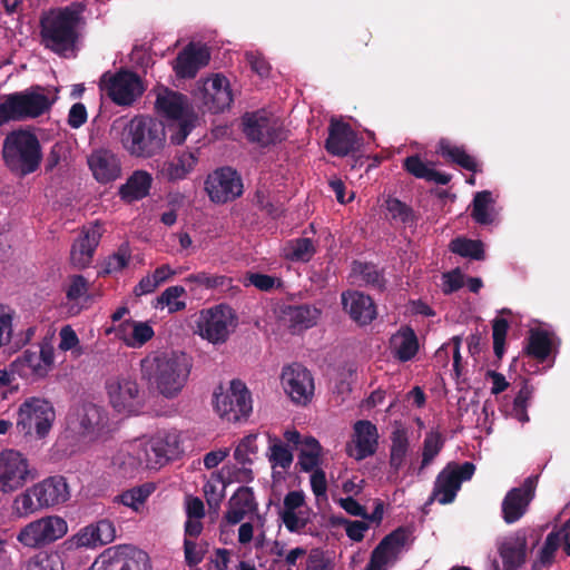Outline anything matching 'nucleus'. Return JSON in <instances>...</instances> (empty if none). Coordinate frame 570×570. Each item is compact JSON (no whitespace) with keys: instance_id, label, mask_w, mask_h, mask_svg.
Segmentation results:
<instances>
[{"instance_id":"obj_22","label":"nucleus","mask_w":570,"mask_h":570,"mask_svg":"<svg viewBox=\"0 0 570 570\" xmlns=\"http://www.w3.org/2000/svg\"><path fill=\"white\" fill-rule=\"evenodd\" d=\"M357 135L352 127L341 120H332L328 127V137L325 149L328 154L345 157L357 149Z\"/></svg>"},{"instance_id":"obj_38","label":"nucleus","mask_w":570,"mask_h":570,"mask_svg":"<svg viewBox=\"0 0 570 570\" xmlns=\"http://www.w3.org/2000/svg\"><path fill=\"white\" fill-rule=\"evenodd\" d=\"M11 373H17L23 379H43L46 368L41 366L38 352L26 350L23 353L10 364Z\"/></svg>"},{"instance_id":"obj_37","label":"nucleus","mask_w":570,"mask_h":570,"mask_svg":"<svg viewBox=\"0 0 570 570\" xmlns=\"http://www.w3.org/2000/svg\"><path fill=\"white\" fill-rule=\"evenodd\" d=\"M153 177L145 170H136L119 188L121 199L131 203L145 198L150 190Z\"/></svg>"},{"instance_id":"obj_54","label":"nucleus","mask_w":570,"mask_h":570,"mask_svg":"<svg viewBox=\"0 0 570 570\" xmlns=\"http://www.w3.org/2000/svg\"><path fill=\"white\" fill-rule=\"evenodd\" d=\"M42 508V504L32 494V487L19 494L13 501V510L19 517H27Z\"/></svg>"},{"instance_id":"obj_7","label":"nucleus","mask_w":570,"mask_h":570,"mask_svg":"<svg viewBox=\"0 0 570 570\" xmlns=\"http://www.w3.org/2000/svg\"><path fill=\"white\" fill-rule=\"evenodd\" d=\"M56 420L52 403L42 397L26 399L18 409L17 429L24 435H35L37 439L46 438Z\"/></svg>"},{"instance_id":"obj_45","label":"nucleus","mask_w":570,"mask_h":570,"mask_svg":"<svg viewBox=\"0 0 570 570\" xmlns=\"http://www.w3.org/2000/svg\"><path fill=\"white\" fill-rule=\"evenodd\" d=\"M391 220L403 225L415 224L417 217L411 206L401 202L399 198L389 196L384 204Z\"/></svg>"},{"instance_id":"obj_63","label":"nucleus","mask_w":570,"mask_h":570,"mask_svg":"<svg viewBox=\"0 0 570 570\" xmlns=\"http://www.w3.org/2000/svg\"><path fill=\"white\" fill-rule=\"evenodd\" d=\"M394 560L382 547L379 544L373 549L370 561L365 570H387L389 564L395 563Z\"/></svg>"},{"instance_id":"obj_55","label":"nucleus","mask_w":570,"mask_h":570,"mask_svg":"<svg viewBox=\"0 0 570 570\" xmlns=\"http://www.w3.org/2000/svg\"><path fill=\"white\" fill-rule=\"evenodd\" d=\"M193 128L194 124L189 116L170 121L168 126H166V130L168 129L169 131L170 142L177 146L185 142Z\"/></svg>"},{"instance_id":"obj_14","label":"nucleus","mask_w":570,"mask_h":570,"mask_svg":"<svg viewBox=\"0 0 570 570\" xmlns=\"http://www.w3.org/2000/svg\"><path fill=\"white\" fill-rule=\"evenodd\" d=\"M107 392L112 407L125 414H135L144 404V396L136 380L118 377L107 382Z\"/></svg>"},{"instance_id":"obj_50","label":"nucleus","mask_w":570,"mask_h":570,"mask_svg":"<svg viewBox=\"0 0 570 570\" xmlns=\"http://www.w3.org/2000/svg\"><path fill=\"white\" fill-rule=\"evenodd\" d=\"M131 258V248L128 242L121 243L117 250L107 257L104 264V274L121 272Z\"/></svg>"},{"instance_id":"obj_52","label":"nucleus","mask_w":570,"mask_h":570,"mask_svg":"<svg viewBox=\"0 0 570 570\" xmlns=\"http://www.w3.org/2000/svg\"><path fill=\"white\" fill-rule=\"evenodd\" d=\"M23 570H63L58 554L38 553L26 561Z\"/></svg>"},{"instance_id":"obj_3","label":"nucleus","mask_w":570,"mask_h":570,"mask_svg":"<svg viewBox=\"0 0 570 570\" xmlns=\"http://www.w3.org/2000/svg\"><path fill=\"white\" fill-rule=\"evenodd\" d=\"M179 452V435L176 432H158L121 453L119 466L124 474L130 475L139 469L158 470L178 456Z\"/></svg>"},{"instance_id":"obj_11","label":"nucleus","mask_w":570,"mask_h":570,"mask_svg":"<svg viewBox=\"0 0 570 570\" xmlns=\"http://www.w3.org/2000/svg\"><path fill=\"white\" fill-rule=\"evenodd\" d=\"M67 531L65 519L48 515L24 525L19 531L17 540L28 548H42L62 538Z\"/></svg>"},{"instance_id":"obj_60","label":"nucleus","mask_w":570,"mask_h":570,"mask_svg":"<svg viewBox=\"0 0 570 570\" xmlns=\"http://www.w3.org/2000/svg\"><path fill=\"white\" fill-rule=\"evenodd\" d=\"M560 532L551 531L540 550L539 560L542 564H551L554 560V554L560 546Z\"/></svg>"},{"instance_id":"obj_47","label":"nucleus","mask_w":570,"mask_h":570,"mask_svg":"<svg viewBox=\"0 0 570 570\" xmlns=\"http://www.w3.org/2000/svg\"><path fill=\"white\" fill-rule=\"evenodd\" d=\"M533 386L527 380H523L522 386L513 400L511 415L519 422L527 423L530 417L528 415V407L533 396Z\"/></svg>"},{"instance_id":"obj_4","label":"nucleus","mask_w":570,"mask_h":570,"mask_svg":"<svg viewBox=\"0 0 570 570\" xmlns=\"http://www.w3.org/2000/svg\"><path fill=\"white\" fill-rule=\"evenodd\" d=\"M166 137V125L163 121L147 116H135L124 125L120 144L131 157L149 159L163 151Z\"/></svg>"},{"instance_id":"obj_23","label":"nucleus","mask_w":570,"mask_h":570,"mask_svg":"<svg viewBox=\"0 0 570 570\" xmlns=\"http://www.w3.org/2000/svg\"><path fill=\"white\" fill-rule=\"evenodd\" d=\"M210 53L206 47L190 42L177 55L173 68L178 78L191 79L208 65Z\"/></svg>"},{"instance_id":"obj_27","label":"nucleus","mask_w":570,"mask_h":570,"mask_svg":"<svg viewBox=\"0 0 570 570\" xmlns=\"http://www.w3.org/2000/svg\"><path fill=\"white\" fill-rule=\"evenodd\" d=\"M116 538V528L109 519H101L82 528L73 540L77 547L95 548L112 542Z\"/></svg>"},{"instance_id":"obj_21","label":"nucleus","mask_w":570,"mask_h":570,"mask_svg":"<svg viewBox=\"0 0 570 570\" xmlns=\"http://www.w3.org/2000/svg\"><path fill=\"white\" fill-rule=\"evenodd\" d=\"M343 309L360 326L371 324L377 316L376 305L370 295L358 291H346L341 295Z\"/></svg>"},{"instance_id":"obj_15","label":"nucleus","mask_w":570,"mask_h":570,"mask_svg":"<svg viewBox=\"0 0 570 570\" xmlns=\"http://www.w3.org/2000/svg\"><path fill=\"white\" fill-rule=\"evenodd\" d=\"M209 198L217 204L232 202L243 194L240 176L230 167H223L209 175L205 181Z\"/></svg>"},{"instance_id":"obj_49","label":"nucleus","mask_w":570,"mask_h":570,"mask_svg":"<svg viewBox=\"0 0 570 570\" xmlns=\"http://www.w3.org/2000/svg\"><path fill=\"white\" fill-rule=\"evenodd\" d=\"M185 282L188 284H195L198 287H203L206 289H215L229 287L232 284V278L225 275H212L206 272H198L189 274L185 278Z\"/></svg>"},{"instance_id":"obj_12","label":"nucleus","mask_w":570,"mask_h":570,"mask_svg":"<svg viewBox=\"0 0 570 570\" xmlns=\"http://www.w3.org/2000/svg\"><path fill=\"white\" fill-rule=\"evenodd\" d=\"M474 472L475 465L472 462L449 463L436 476L433 497L441 504L452 503L462 483L471 480Z\"/></svg>"},{"instance_id":"obj_61","label":"nucleus","mask_w":570,"mask_h":570,"mask_svg":"<svg viewBox=\"0 0 570 570\" xmlns=\"http://www.w3.org/2000/svg\"><path fill=\"white\" fill-rule=\"evenodd\" d=\"M269 450V460L273 465L281 466L282 469H288L291 466L293 463V453L287 445L277 442L273 444Z\"/></svg>"},{"instance_id":"obj_17","label":"nucleus","mask_w":570,"mask_h":570,"mask_svg":"<svg viewBox=\"0 0 570 570\" xmlns=\"http://www.w3.org/2000/svg\"><path fill=\"white\" fill-rule=\"evenodd\" d=\"M282 384L291 400L297 404H307L314 394V380L302 364L294 363L283 368Z\"/></svg>"},{"instance_id":"obj_40","label":"nucleus","mask_w":570,"mask_h":570,"mask_svg":"<svg viewBox=\"0 0 570 570\" xmlns=\"http://www.w3.org/2000/svg\"><path fill=\"white\" fill-rule=\"evenodd\" d=\"M322 446L313 436L304 438L297 465L303 472H314L321 464Z\"/></svg>"},{"instance_id":"obj_1","label":"nucleus","mask_w":570,"mask_h":570,"mask_svg":"<svg viewBox=\"0 0 570 570\" xmlns=\"http://www.w3.org/2000/svg\"><path fill=\"white\" fill-rule=\"evenodd\" d=\"M85 10V3L71 2L42 12L39 19L40 45L61 58L76 57L86 24Z\"/></svg>"},{"instance_id":"obj_53","label":"nucleus","mask_w":570,"mask_h":570,"mask_svg":"<svg viewBox=\"0 0 570 570\" xmlns=\"http://www.w3.org/2000/svg\"><path fill=\"white\" fill-rule=\"evenodd\" d=\"M291 253L288 256L293 261L307 263L316 253L314 242L307 237L293 239L289 244Z\"/></svg>"},{"instance_id":"obj_28","label":"nucleus","mask_w":570,"mask_h":570,"mask_svg":"<svg viewBox=\"0 0 570 570\" xmlns=\"http://www.w3.org/2000/svg\"><path fill=\"white\" fill-rule=\"evenodd\" d=\"M353 429L355 452H351L350 455L357 461L372 456L376 452L379 445V432L376 425L368 420H358L354 423Z\"/></svg>"},{"instance_id":"obj_51","label":"nucleus","mask_w":570,"mask_h":570,"mask_svg":"<svg viewBox=\"0 0 570 570\" xmlns=\"http://www.w3.org/2000/svg\"><path fill=\"white\" fill-rule=\"evenodd\" d=\"M444 445V440L440 432L431 431L425 434L423 441L421 470L428 466L435 456L441 452Z\"/></svg>"},{"instance_id":"obj_18","label":"nucleus","mask_w":570,"mask_h":570,"mask_svg":"<svg viewBox=\"0 0 570 570\" xmlns=\"http://www.w3.org/2000/svg\"><path fill=\"white\" fill-rule=\"evenodd\" d=\"M535 481L529 476L521 487L511 489L502 501V518L508 523L520 520L534 497Z\"/></svg>"},{"instance_id":"obj_8","label":"nucleus","mask_w":570,"mask_h":570,"mask_svg":"<svg viewBox=\"0 0 570 570\" xmlns=\"http://www.w3.org/2000/svg\"><path fill=\"white\" fill-rule=\"evenodd\" d=\"M214 406L222 419L238 422L252 413L250 392L240 380H233L227 390L218 386L213 395Z\"/></svg>"},{"instance_id":"obj_46","label":"nucleus","mask_w":570,"mask_h":570,"mask_svg":"<svg viewBox=\"0 0 570 570\" xmlns=\"http://www.w3.org/2000/svg\"><path fill=\"white\" fill-rule=\"evenodd\" d=\"M450 248L454 254L462 257H469L475 261H483L485 257L483 243L479 239L458 237L451 242Z\"/></svg>"},{"instance_id":"obj_29","label":"nucleus","mask_w":570,"mask_h":570,"mask_svg":"<svg viewBox=\"0 0 570 570\" xmlns=\"http://www.w3.org/2000/svg\"><path fill=\"white\" fill-rule=\"evenodd\" d=\"M88 166L94 177L102 184L116 180L121 171L118 158L107 149L95 150L88 157Z\"/></svg>"},{"instance_id":"obj_2","label":"nucleus","mask_w":570,"mask_h":570,"mask_svg":"<svg viewBox=\"0 0 570 570\" xmlns=\"http://www.w3.org/2000/svg\"><path fill=\"white\" fill-rule=\"evenodd\" d=\"M191 358L183 352L155 351L140 361L141 377L167 400L177 397L188 382Z\"/></svg>"},{"instance_id":"obj_41","label":"nucleus","mask_w":570,"mask_h":570,"mask_svg":"<svg viewBox=\"0 0 570 570\" xmlns=\"http://www.w3.org/2000/svg\"><path fill=\"white\" fill-rule=\"evenodd\" d=\"M352 272L354 275L360 276L365 285L373 289L383 292L386 287V279L383 271L373 263L354 261L352 264Z\"/></svg>"},{"instance_id":"obj_42","label":"nucleus","mask_w":570,"mask_h":570,"mask_svg":"<svg viewBox=\"0 0 570 570\" xmlns=\"http://www.w3.org/2000/svg\"><path fill=\"white\" fill-rule=\"evenodd\" d=\"M552 342L549 332L543 330H532L528 337L524 352L539 362H544L551 353Z\"/></svg>"},{"instance_id":"obj_6","label":"nucleus","mask_w":570,"mask_h":570,"mask_svg":"<svg viewBox=\"0 0 570 570\" xmlns=\"http://www.w3.org/2000/svg\"><path fill=\"white\" fill-rule=\"evenodd\" d=\"M53 101L35 86L0 97V127L11 121L38 118L51 109Z\"/></svg>"},{"instance_id":"obj_43","label":"nucleus","mask_w":570,"mask_h":570,"mask_svg":"<svg viewBox=\"0 0 570 570\" xmlns=\"http://www.w3.org/2000/svg\"><path fill=\"white\" fill-rule=\"evenodd\" d=\"M391 442L389 463L394 473H397L403 466L409 452L410 442L406 430H394L391 435Z\"/></svg>"},{"instance_id":"obj_33","label":"nucleus","mask_w":570,"mask_h":570,"mask_svg":"<svg viewBox=\"0 0 570 570\" xmlns=\"http://www.w3.org/2000/svg\"><path fill=\"white\" fill-rule=\"evenodd\" d=\"M100 570H151V567L146 552L130 549L128 554L104 556Z\"/></svg>"},{"instance_id":"obj_24","label":"nucleus","mask_w":570,"mask_h":570,"mask_svg":"<svg viewBox=\"0 0 570 570\" xmlns=\"http://www.w3.org/2000/svg\"><path fill=\"white\" fill-rule=\"evenodd\" d=\"M233 102V94L228 79L223 75H215L204 83V104L213 114L223 112Z\"/></svg>"},{"instance_id":"obj_25","label":"nucleus","mask_w":570,"mask_h":570,"mask_svg":"<svg viewBox=\"0 0 570 570\" xmlns=\"http://www.w3.org/2000/svg\"><path fill=\"white\" fill-rule=\"evenodd\" d=\"M32 494L43 508L65 503L70 498V491L62 475H53L32 487Z\"/></svg>"},{"instance_id":"obj_58","label":"nucleus","mask_w":570,"mask_h":570,"mask_svg":"<svg viewBox=\"0 0 570 570\" xmlns=\"http://www.w3.org/2000/svg\"><path fill=\"white\" fill-rule=\"evenodd\" d=\"M256 440V434H248L240 440L234 451V458L238 463L243 465L252 463L249 454H256L258 451Z\"/></svg>"},{"instance_id":"obj_30","label":"nucleus","mask_w":570,"mask_h":570,"mask_svg":"<svg viewBox=\"0 0 570 570\" xmlns=\"http://www.w3.org/2000/svg\"><path fill=\"white\" fill-rule=\"evenodd\" d=\"M390 348L393 357L405 363L413 360L420 348L419 338L409 325L401 326L390 338Z\"/></svg>"},{"instance_id":"obj_32","label":"nucleus","mask_w":570,"mask_h":570,"mask_svg":"<svg viewBox=\"0 0 570 570\" xmlns=\"http://www.w3.org/2000/svg\"><path fill=\"white\" fill-rule=\"evenodd\" d=\"M198 163L197 153L181 151L175 155L173 159L163 163L159 175L163 179L170 183L185 179Z\"/></svg>"},{"instance_id":"obj_19","label":"nucleus","mask_w":570,"mask_h":570,"mask_svg":"<svg viewBox=\"0 0 570 570\" xmlns=\"http://www.w3.org/2000/svg\"><path fill=\"white\" fill-rule=\"evenodd\" d=\"M108 423L106 411L94 403H85L69 415V424L78 434L85 436L98 435Z\"/></svg>"},{"instance_id":"obj_39","label":"nucleus","mask_w":570,"mask_h":570,"mask_svg":"<svg viewBox=\"0 0 570 570\" xmlns=\"http://www.w3.org/2000/svg\"><path fill=\"white\" fill-rule=\"evenodd\" d=\"M494 198L490 190L478 191L472 200V219L480 225H490L494 222Z\"/></svg>"},{"instance_id":"obj_57","label":"nucleus","mask_w":570,"mask_h":570,"mask_svg":"<svg viewBox=\"0 0 570 570\" xmlns=\"http://www.w3.org/2000/svg\"><path fill=\"white\" fill-rule=\"evenodd\" d=\"M155 335L154 328L145 322L134 321L130 338L127 342L128 347L137 348L145 345Z\"/></svg>"},{"instance_id":"obj_26","label":"nucleus","mask_w":570,"mask_h":570,"mask_svg":"<svg viewBox=\"0 0 570 570\" xmlns=\"http://www.w3.org/2000/svg\"><path fill=\"white\" fill-rule=\"evenodd\" d=\"M100 238L101 232L99 226H92L83 229L71 246V264L80 269L88 267L99 245Z\"/></svg>"},{"instance_id":"obj_62","label":"nucleus","mask_w":570,"mask_h":570,"mask_svg":"<svg viewBox=\"0 0 570 570\" xmlns=\"http://www.w3.org/2000/svg\"><path fill=\"white\" fill-rule=\"evenodd\" d=\"M403 168L405 171H407L410 175L414 176L419 179L426 180L430 167L422 160V158L419 155H411L407 156L403 160Z\"/></svg>"},{"instance_id":"obj_31","label":"nucleus","mask_w":570,"mask_h":570,"mask_svg":"<svg viewBox=\"0 0 570 570\" xmlns=\"http://www.w3.org/2000/svg\"><path fill=\"white\" fill-rule=\"evenodd\" d=\"M257 510V502L252 488L240 487L228 500L224 519L228 524L239 523L248 513Z\"/></svg>"},{"instance_id":"obj_44","label":"nucleus","mask_w":570,"mask_h":570,"mask_svg":"<svg viewBox=\"0 0 570 570\" xmlns=\"http://www.w3.org/2000/svg\"><path fill=\"white\" fill-rule=\"evenodd\" d=\"M410 531L404 527H399L386 534L379 543L394 560H399L400 554L409 540Z\"/></svg>"},{"instance_id":"obj_35","label":"nucleus","mask_w":570,"mask_h":570,"mask_svg":"<svg viewBox=\"0 0 570 570\" xmlns=\"http://www.w3.org/2000/svg\"><path fill=\"white\" fill-rule=\"evenodd\" d=\"M186 101L185 95L167 89L157 96L155 107L159 114L174 121L188 117Z\"/></svg>"},{"instance_id":"obj_64","label":"nucleus","mask_w":570,"mask_h":570,"mask_svg":"<svg viewBox=\"0 0 570 570\" xmlns=\"http://www.w3.org/2000/svg\"><path fill=\"white\" fill-rule=\"evenodd\" d=\"M13 315L10 308L0 304V347L6 345L11 337Z\"/></svg>"},{"instance_id":"obj_20","label":"nucleus","mask_w":570,"mask_h":570,"mask_svg":"<svg viewBox=\"0 0 570 570\" xmlns=\"http://www.w3.org/2000/svg\"><path fill=\"white\" fill-rule=\"evenodd\" d=\"M498 552L502 559L503 570H519L527 560V534L518 530L514 534L507 537L499 546ZM493 570H500L497 560L492 563Z\"/></svg>"},{"instance_id":"obj_5","label":"nucleus","mask_w":570,"mask_h":570,"mask_svg":"<svg viewBox=\"0 0 570 570\" xmlns=\"http://www.w3.org/2000/svg\"><path fill=\"white\" fill-rule=\"evenodd\" d=\"M1 154L4 166L18 178L36 173L43 159L38 136L22 128L12 130L4 137Z\"/></svg>"},{"instance_id":"obj_16","label":"nucleus","mask_w":570,"mask_h":570,"mask_svg":"<svg viewBox=\"0 0 570 570\" xmlns=\"http://www.w3.org/2000/svg\"><path fill=\"white\" fill-rule=\"evenodd\" d=\"M243 126L246 138L262 147L275 145L286 138L281 124L258 114H246L243 117Z\"/></svg>"},{"instance_id":"obj_59","label":"nucleus","mask_w":570,"mask_h":570,"mask_svg":"<svg viewBox=\"0 0 570 570\" xmlns=\"http://www.w3.org/2000/svg\"><path fill=\"white\" fill-rule=\"evenodd\" d=\"M509 330V323L503 317H497L492 323L493 350L498 358L504 353L505 337Z\"/></svg>"},{"instance_id":"obj_48","label":"nucleus","mask_w":570,"mask_h":570,"mask_svg":"<svg viewBox=\"0 0 570 570\" xmlns=\"http://www.w3.org/2000/svg\"><path fill=\"white\" fill-rule=\"evenodd\" d=\"M154 490V484L145 483L140 487H135L122 492L118 499L124 505L129 507L135 511H139Z\"/></svg>"},{"instance_id":"obj_13","label":"nucleus","mask_w":570,"mask_h":570,"mask_svg":"<svg viewBox=\"0 0 570 570\" xmlns=\"http://www.w3.org/2000/svg\"><path fill=\"white\" fill-rule=\"evenodd\" d=\"M30 479L28 460L18 451H0V492L12 493Z\"/></svg>"},{"instance_id":"obj_34","label":"nucleus","mask_w":570,"mask_h":570,"mask_svg":"<svg viewBox=\"0 0 570 570\" xmlns=\"http://www.w3.org/2000/svg\"><path fill=\"white\" fill-rule=\"evenodd\" d=\"M283 314L291 332L299 334L316 325L321 312L316 307L302 304L287 306Z\"/></svg>"},{"instance_id":"obj_9","label":"nucleus","mask_w":570,"mask_h":570,"mask_svg":"<svg viewBox=\"0 0 570 570\" xmlns=\"http://www.w3.org/2000/svg\"><path fill=\"white\" fill-rule=\"evenodd\" d=\"M236 325L237 317L233 308L220 304L202 311L197 321V332L213 344H223Z\"/></svg>"},{"instance_id":"obj_10","label":"nucleus","mask_w":570,"mask_h":570,"mask_svg":"<svg viewBox=\"0 0 570 570\" xmlns=\"http://www.w3.org/2000/svg\"><path fill=\"white\" fill-rule=\"evenodd\" d=\"M99 88L118 106H130L144 92L140 78L127 70L105 72L100 78Z\"/></svg>"},{"instance_id":"obj_36","label":"nucleus","mask_w":570,"mask_h":570,"mask_svg":"<svg viewBox=\"0 0 570 570\" xmlns=\"http://www.w3.org/2000/svg\"><path fill=\"white\" fill-rule=\"evenodd\" d=\"M436 153L441 155L445 161L455 164L465 170L472 173H478L480 170L476 159L469 155L463 146H456L446 138L440 139Z\"/></svg>"},{"instance_id":"obj_56","label":"nucleus","mask_w":570,"mask_h":570,"mask_svg":"<svg viewBox=\"0 0 570 570\" xmlns=\"http://www.w3.org/2000/svg\"><path fill=\"white\" fill-rule=\"evenodd\" d=\"M185 293L186 291L183 286H169L158 297V303L168 306L171 313L183 311L186 308V303L178 298Z\"/></svg>"}]
</instances>
